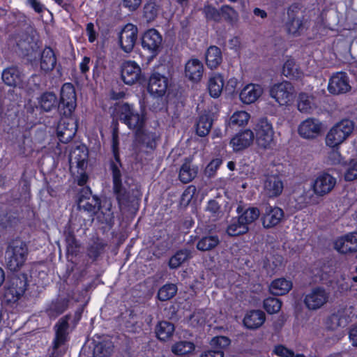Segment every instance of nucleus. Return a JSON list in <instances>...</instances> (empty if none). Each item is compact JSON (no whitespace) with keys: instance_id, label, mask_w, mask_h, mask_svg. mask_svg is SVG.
<instances>
[{"instance_id":"f257e3e1","label":"nucleus","mask_w":357,"mask_h":357,"mask_svg":"<svg viewBox=\"0 0 357 357\" xmlns=\"http://www.w3.org/2000/svg\"><path fill=\"white\" fill-rule=\"evenodd\" d=\"M354 128V123L349 119H342L335 123L326 135V145L332 149H338L351 137Z\"/></svg>"},{"instance_id":"f03ea898","label":"nucleus","mask_w":357,"mask_h":357,"mask_svg":"<svg viewBox=\"0 0 357 357\" xmlns=\"http://www.w3.org/2000/svg\"><path fill=\"white\" fill-rule=\"evenodd\" d=\"M115 115L135 134L143 129L145 116L143 112L139 113L128 103L118 104L115 107Z\"/></svg>"},{"instance_id":"7ed1b4c3","label":"nucleus","mask_w":357,"mask_h":357,"mask_svg":"<svg viewBox=\"0 0 357 357\" xmlns=\"http://www.w3.org/2000/svg\"><path fill=\"white\" fill-rule=\"evenodd\" d=\"M28 254L26 243L20 240L13 241L8 247L6 265L11 271L20 270L24 264Z\"/></svg>"},{"instance_id":"20e7f679","label":"nucleus","mask_w":357,"mask_h":357,"mask_svg":"<svg viewBox=\"0 0 357 357\" xmlns=\"http://www.w3.org/2000/svg\"><path fill=\"white\" fill-rule=\"evenodd\" d=\"M287 16L285 26L288 33L297 36L307 28L308 20L303 15L298 5H291L287 10Z\"/></svg>"},{"instance_id":"39448f33","label":"nucleus","mask_w":357,"mask_h":357,"mask_svg":"<svg viewBox=\"0 0 357 357\" xmlns=\"http://www.w3.org/2000/svg\"><path fill=\"white\" fill-rule=\"evenodd\" d=\"M331 300V292L323 287H315L303 297V303L310 311H316L324 307Z\"/></svg>"},{"instance_id":"423d86ee","label":"nucleus","mask_w":357,"mask_h":357,"mask_svg":"<svg viewBox=\"0 0 357 357\" xmlns=\"http://www.w3.org/2000/svg\"><path fill=\"white\" fill-rule=\"evenodd\" d=\"M295 89L289 82H282L271 86L270 96L280 106L291 105L295 98Z\"/></svg>"},{"instance_id":"0eeeda50","label":"nucleus","mask_w":357,"mask_h":357,"mask_svg":"<svg viewBox=\"0 0 357 357\" xmlns=\"http://www.w3.org/2000/svg\"><path fill=\"white\" fill-rule=\"evenodd\" d=\"M254 130L257 144L263 149L271 147L274 137L272 123L267 119L262 118L256 123Z\"/></svg>"},{"instance_id":"6e6552de","label":"nucleus","mask_w":357,"mask_h":357,"mask_svg":"<svg viewBox=\"0 0 357 357\" xmlns=\"http://www.w3.org/2000/svg\"><path fill=\"white\" fill-rule=\"evenodd\" d=\"M337 184V179L326 172L319 173L311 183V188L317 197L328 195Z\"/></svg>"},{"instance_id":"1a4fd4ad","label":"nucleus","mask_w":357,"mask_h":357,"mask_svg":"<svg viewBox=\"0 0 357 357\" xmlns=\"http://www.w3.org/2000/svg\"><path fill=\"white\" fill-rule=\"evenodd\" d=\"M121 78L127 85H132L144 80L139 64L133 61H126L121 66Z\"/></svg>"},{"instance_id":"9d476101","label":"nucleus","mask_w":357,"mask_h":357,"mask_svg":"<svg viewBox=\"0 0 357 357\" xmlns=\"http://www.w3.org/2000/svg\"><path fill=\"white\" fill-rule=\"evenodd\" d=\"M26 286V278L22 276L12 277L6 284L4 297L8 302H15L24 293Z\"/></svg>"},{"instance_id":"9b49d317","label":"nucleus","mask_w":357,"mask_h":357,"mask_svg":"<svg viewBox=\"0 0 357 357\" xmlns=\"http://www.w3.org/2000/svg\"><path fill=\"white\" fill-rule=\"evenodd\" d=\"M323 130V123L317 119L307 118L303 121L298 126L299 135L307 139H312L317 137Z\"/></svg>"},{"instance_id":"f8f14e48","label":"nucleus","mask_w":357,"mask_h":357,"mask_svg":"<svg viewBox=\"0 0 357 357\" xmlns=\"http://www.w3.org/2000/svg\"><path fill=\"white\" fill-rule=\"evenodd\" d=\"M137 27L132 24H127L121 30L119 35V45L125 52H130L137 38Z\"/></svg>"},{"instance_id":"ddd939ff","label":"nucleus","mask_w":357,"mask_h":357,"mask_svg":"<svg viewBox=\"0 0 357 357\" xmlns=\"http://www.w3.org/2000/svg\"><path fill=\"white\" fill-rule=\"evenodd\" d=\"M77 126L73 118H62L57 126V137L62 143H68L75 135Z\"/></svg>"},{"instance_id":"4468645a","label":"nucleus","mask_w":357,"mask_h":357,"mask_svg":"<svg viewBox=\"0 0 357 357\" xmlns=\"http://www.w3.org/2000/svg\"><path fill=\"white\" fill-rule=\"evenodd\" d=\"M162 42L160 33L154 29L147 30L142 36V45L143 49L155 55L159 52Z\"/></svg>"},{"instance_id":"2eb2a0df","label":"nucleus","mask_w":357,"mask_h":357,"mask_svg":"<svg viewBox=\"0 0 357 357\" xmlns=\"http://www.w3.org/2000/svg\"><path fill=\"white\" fill-rule=\"evenodd\" d=\"M351 89L349 78L345 73L338 72L331 76L328 84V90L332 94H340Z\"/></svg>"},{"instance_id":"dca6fc26","label":"nucleus","mask_w":357,"mask_h":357,"mask_svg":"<svg viewBox=\"0 0 357 357\" xmlns=\"http://www.w3.org/2000/svg\"><path fill=\"white\" fill-rule=\"evenodd\" d=\"M11 43H15V51L24 56L31 54L37 47L35 38L26 33L17 35Z\"/></svg>"},{"instance_id":"f3484780","label":"nucleus","mask_w":357,"mask_h":357,"mask_svg":"<svg viewBox=\"0 0 357 357\" xmlns=\"http://www.w3.org/2000/svg\"><path fill=\"white\" fill-rule=\"evenodd\" d=\"M283 210L278 206H268L261 216L262 225L266 229L278 225L284 219Z\"/></svg>"},{"instance_id":"a211bd4d","label":"nucleus","mask_w":357,"mask_h":357,"mask_svg":"<svg viewBox=\"0 0 357 357\" xmlns=\"http://www.w3.org/2000/svg\"><path fill=\"white\" fill-rule=\"evenodd\" d=\"M77 97L74 86L66 83L61 89L60 105L66 108V115L70 114L76 107Z\"/></svg>"},{"instance_id":"6ab92c4d","label":"nucleus","mask_w":357,"mask_h":357,"mask_svg":"<svg viewBox=\"0 0 357 357\" xmlns=\"http://www.w3.org/2000/svg\"><path fill=\"white\" fill-rule=\"evenodd\" d=\"M113 177V190L116 195L119 206L121 208L127 203L128 195L123 188L121 182V174L119 167L116 165H112Z\"/></svg>"},{"instance_id":"aec40b11","label":"nucleus","mask_w":357,"mask_h":357,"mask_svg":"<svg viewBox=\"0 0 357 357\" xmlns=\"http://www.w3.org/2000/svg\"><path fill=\"white\" fill-rule=\"evenodd\" d=\"M77 205L79 208L96 213L100 208V202L95 196H91L89 188H84L79 196Z\"/></svg>"},{"instance_id":"412c9836","label":"nucleus","mask_w":357,"mask_h":357,"mask_svg":"<svg viewBox=\"0 0 357 357\" xmlns=\"http://www.w3.org/2000/svg\"><path fill=\"white\" fill-rule=\"evenodd\" d=\"M255 139L254 132L246 129L236 134L230 140V145L234 151H240L249 147Z\"/></svg>"},{"instance_id":"4be33fe9","label":"nucleus","mask_w":357,"mask_h":357,"mask_svg":"<svg viewBox=\"0 0 357 357\" xmlns=\"http://www.w3.org/2000/svg\"><path fill=\"white\" fill-rule=\"evenodd\" d=\"M264 89L259 84H250L243 87L239 94L240 100L246 105L256 102L263 94Z\"/></svg>"},{"instance_id":"5701e85b","label":"nucleus","mask_w":357,"mask_h":357,"mask_svg":"<svg viewBox=\"0 0 357 357\" xmlns=\"http://www.w3.org/2000/svg\"><path fill=\"white\" fill-rule=\"evenodd\" d=\"M167 88V78L160 74H153L149 78L148 91L155 96H163Z\"/></svg>"},{"instance_id":"b1692460","label":"nucleus","mask_w":357,"mask_h":357,"mask_svg":"<svg viewBox=\"0 0 357 357\" xmlns=\"http://www.w3.org/2000/svg\"><path fill=\"white\" fill-rule=\"evenodd\" d=\"M88 158L87 149L84 145H79L73 149L69 155L70 167H77L83 169L86 165Z\"/></svg>"},{"instance_id":"393cba45","label":"nucleus","mask_w":357,"mask_h":357,"mask_svg":"<svg viewBox=\"0 0 357 357\" xmlns=\"http://www.w3.org/2000/svg\"><path fill=\"white\" fill-rule=\"evenodd\" d=\"M283 190V183L276 175L266 176L264 183V192L269 197L279 196Z\"/></svg>"},{"instance_id":"a878e982","label":"nucleus","mask_w":357,"mask_h":357,"mask_svg":"<svg viewBox=\"0 0 357 357\" xmlns=\"http://www.w3.org/2000/svg\"><path fill=\"white\" fill-rule=\"evenodd\" d=\"M204 66L197 59H191L185 64V75L192 82H197L202 77Z\"/></svg>"},{"instance_id":"bb28decb","label":"nucleus","mask_w":357,"mask_h":357,"mask_svg":"<svg viewBox=\"0 0 357 357\" xmlns=\"http://www.w3.org/2000/svg\"><path fill=\"white\" fill-rule=\"evenodd\" d=\"M68 317L61 318L55 326L54 348L58 349L68 340Z\"/></svg>"},{"instance_id":"cd10ccee","label":"nucleus","mask_w":357,"mask_h":357,"mask_svg":"<svg viewBox=\"0 0 357 357\" xmlns=\"http://www.w3.org/2000/svg\"><path fill=\"white\" fill-rule=\"evenodd\" d=\"M266 320V315L261 310H251L248 312L243 319V324L248 329L260 328Z\"/></svg>"},{"instance_id":"c85d7f7f","label":"nucleus","mask_w":357,"mask_h":357,"mask_svg":"<svg viewBox=\"0 0 357 357\" xmlns=\"http://www.w3.org/2000/svg\"><path fill=\"white\" fill-rule=\"evenodd\" d=\"M2 79L8 86L22 87L23 74L15 66L8 67L3 71Z\"/></svg>"},{"instance_id":"c756f323","label":"nucleus","mask_w":357,"mask_h":357,"mask_svg":"<svg viewBox=\"0 0 357 357\" xmlns=\"http://www.w3.org/2000/svg\"><path fill=\"white\" fill-rule=\"evenodd\" d=\"M198 167L192 163V160L185 158L178 174L179 180L183 183L192 181L198 174Z\"/></svg>"},{"instance_id":"7c9ffc66","label":"nucleus","mask_w":357,"mask_h":357,"mask_svg":"<svg viewBox=\"0 0 357 357\" xmlns=\"http://www.w3.org/2000/svg\"><path fill=\"white\" fill-rule=\"evenodd\" d=\"M292 287L291 280L281 278L272 281L269 286V290L273 295L282 296L287 294L292 289Z\"/></svg>"},{"instance_id":"2f4dec72","label":"nucleus","mask_w":357,"mask_h":357,"mask_svg":"<svg viewBox=\"0 0 357 357\" xmlns=\"http://www.w3.org/2000/svg\"><path fill=\"white\" fill-rule=\"evenodd\" d=\"M56 63V59L50 47H45L40 54V67L41 70L47 73L52 70Z\"/></svg>"},{"instance_id":"473e14b6","label":"nucleus","mask_w":357,"mask_h":357,"mask_svg":"<svg viewBox=\"0 0 357 357\" xmlns=\"http://www.w3.org/2000/svg\"><path fill=\"white\" fill-rule=\"evenodd\" d=\"M114 351V344L110 339L105 338L96 342L93 354L94 357H110Z\"/></svg>"},{"instance_id":"72a5a7b5","label":"nucleus","mask_w":357,"mask_h":357,"mask_svg":"<svg viewBox=\"0 0 357 357\" xmlns=\"http://www.w3.org/2000/svg\"><path fill=\"white\" fill-rule=\"evenodd\" d=\"M224 79L220 74H214L210 77L208 82V90L212 98H218L223 90Z\"/></svg>"},{"instance_id":"f704fd0d","label":"nucleus","mask_w":357,"mask_h":357,"mask_svg":"<svg viewBox=\"0 0 357 357\" xmlns=\"http://www.w3.org/2000/svg\"><path fill=\"white\" fill-rule=\"evenodd\" d=\"M298 109L303 113L310 114L317 107L313 96L301 93L297 100Z\"/></svg>"},{"instance_id":"c9c22d12","label":"nucleus","mask_w":357,"mask_h":357,"mask_svg":"<svg viewBox=\"0 0 357 357\" xmlns=\"http://www.w3.org/2000/svg\"><path fill=\"white\" fill-rule=\"evenodd\" d=\"M222 60V52L216 46H211L206 52V63L211 69L218 68Z\"/></svg>"},{"instance_id":"e433bc0d","label":"nucleus","mask_w":357,"mask_h":357,"mask_svg":"<svg viewBox=\"0 0 357 357\" xmlns=\"http://www.w3.org/2000/svg\"><path fill=\"white\" fill-rule=\"evenodd\" d=\"M157 138L158 136L155 132L144 130V129H142L135 134L136 142L150 149L155 148Z\"/></svg>"},{"instance_id":"4c0bfd02","label":"nucleus","mask_w":357,"mask_h":357,"mask_svg":"<svg viewBox=\"0 0 357 357\" xmlns=\"http://www.w3.org/2000/svg\"><path fill=\"white\" fill-rule=\"evenodd\" d=\"M250 114L243 110L234 112L230 116L228 125L232 128L244 127L248 125Z\"/></svg>"},{"instance_id":"58836bf2","label":"nucleus","mask_w":357,"mask_h":357,"mask_svg":"<svg viewBox=\"0 0 357 357\" xmlns=\"http://www.w3.org/2000/svg\"><path fill=\"white\" fill-rule=\"evenodd\" d=\"M248 230L249 227L245 226L237 217L230 220L227 227L226 232L229 236H236L246 234Z\"/></svg>"},{"instance_id":"ea45409f","label":"nucleus","mask_w":357,"mask_h":357,"mask_svg":"<svg viewBox=\"0 0 357 357\" xmlns=\"http://www.w3.org/2000/svg\"><path fill=\"white\" fill-rule=\"evenodd\" d=\"M220 241L217 235H206L202 236L197 243V250L203 252L210 251L216 248Z\"/></svg>"},{"instance_id":"a19ab883","label":"nucleus","mask_w":357,"mask_h":357,"mask_svg":"<svg viewBox=\"0 0 357 357\" xmlns=\"http://www.w3.org/2000/svg\"><path fill=\"white\" fill-rule=\"evenodd\" d=\"M174 330V326L172 323L163 321L156 326L155 333L159 340L166 341L172 336Z\"/></svg>"},{"instance_id":"79ce46f5","label":"nucleus","mask_w":357,"mask_h":357,"mask_svg":"<svg viewBox=\"0 0 357 357\" xmlns=\"http://www.w3.org/2000/svg\"><path fill=\"white\" fill-rule=\"evenodd\" d=\"M38 105L45 112H50L57 106V98L54 93H44L38 98Z\"/></svg>"},{"instance_id":"37998d69","label":"nucleus","mask_w":357,"mask_h":357,"mask_svg":"<svg viewBox=\"0 0 357 357\" xmlns=\"http://www.w3.org/2000/svg\"><path fill=\"white\" fill-rule=\"evenodd\" d=\"M190 257V252L188 250H178L169 259V266L172 269L177 268Z\"/></svg>"},{"instance_id":"c03bdc74","label":"nucleus","mask_w":357,"mask_h":357,"mask_svg":"<svg viewBox=\"0 0 357 357\" xmlns=\"http://www.w3.org/2000/svg\"><path fill=\"white\" fill-rule=\"evenodd\" d=\"M212 126V120L207 114L202 115L197 123L196 131L200 137L206 136L208 134Z\"/></svg>"},{"instance_id":"a18cd8bd","label":"nucleus","mask_w":357,"mask_h":357,"mask_svg":"<svg viewBox=\"0 0 357 357\" xmlns=\"http://www.w3.org/2000/svg\"><path fill=\"white\" fill-rule=\"evenodd\" d=\"M259 215V210L257 208L252 207L245 210L238 218L245 226L248 227L258 219Z\"/></svg>"},{"instance_id":"49530a36","label":"nucleus","mask_w":357,"mask_h":357,"mask_svg":"<svg viewBox=\"0 0 357 357\" xmlns=\"http://www.w3.org/2000/svg\"><path fill=\"white\" fill-rule=\"evenodd\" d=\"M344 178L347 181H353L357 179V153L355 157L348 162Z\"/></svg>"},{"instance_id":"de8ad7c7","label":"nucleus","mask_w":357,"mask_h":357,"mask_svg":"<svg viewBox=\"0 0 357 357\" xmlns=\"http://www.w3.org/2000/svg\"><path fill=\"white\" fill-rule=\"evenodd\" d=\"M176 291L177 287L175 284H167L158 290V297L160 301H167L172 298Z\"/></svg>"},{"instance_id":"09e8293b","label":"nucleus","mask_w":357,"mask_h":357,"mask_svg":"<svg viewBox=\"0 0 357 357\" xmlns=\"http://www.w3.org/2000/svg\"><path fill=\"white\" fill-rule=\"evenodd\" d=\"M234 24L238 22L239 16L238 12L228 5H224L221 7V20Z\"/></svg>"},{"instance_id":"8fccbe9b","label":"nucleus","mask_w":357,"mask_h":357,"mask_svg":"<svg viewBox=\"0 0 357 357\" xmlns=\"http://www.w3.org/2000/svg\"><path fill=\"white\" fill-rule=\"evenodd\" d=\"M159 12L158 6L152 1L147 2L144 6V17L147 22L153 21Z\"/></svg>"},{"instance_id":"3c124183","label":"nucleus","mask_w":357,"mask_h":357,"mask_svg":"<svg viewBox=\"0 0 357 357\" xmlns=\"http://www.w3.org/2000/svg\"><path fill=\"white\" fill-rule=\"evenodd\" d=\"M194 349V344L187 341L177 342L172 346V351L177 355H184L191 352Z\"/></svg>"},{"instance_id":"603ef678","label":"nucleus","mask_w":357,"mask_h":357,"mask_svg":"<svg viewBox=\"0 0 357 357\" xmlns=\"http://www.w3.org/2000/svg\"><path fill=\"white\" fill-rule=\"evenodd\" d=\"M282 302L276 298H268L264 301V307L269 314H275L280 311Z\"/></svg>"},{"instance_id":"864d4df0","label":"nucleus","mask_w":357,"mask_h":357,"mask_svg":"<svg viewBox=\"0 0 357 357\" xmlns=\"http://www.w3.org/2000/svg\"><path fill=\"white\" fill-rule=\"evenodd\" d=\"M231 344V340L226 336H217L211 339L210 342L211 347L217 350H222L227 348Z\"/></svg>"},{"instance_id":"5fc2aeb1","label":"nucleus","mask_w":357,"mask_h":357,"mask_svg":"<svg viewBox=\"0 0 357 357\" xmlns=\"http://www.w3.org/2000/svg\"><path fill=\"white\" fill-rule=\"evenodd\" d=\"M282 73L287 77H298L299 73L298 72L296 63L293 59H288L285 61L283 66Z\"/></svg>"},{"instance_id":"6e6d98bb","label":"nucleus","mask_w":357,"mask_h":357,"mask_svg":"<svg viewBox=\"0 0 357 357\" xmlns=\"http://www.w3.org/2000/svg\"><path fill=\"white\" fill-rule=\"evenodd\" d=\"M334 248L340 253L347 254L351 252L349 238L346 234L336 239L334 242Z\"/></svg>"},{"instance_id":"4d7b16f0","label":"nucleus","mask_w":357,"mask_h":357,"mask_svg":"<svg viewBox=\"0 0 357 357\" xmlns=\"http://www.w3.org/2000/svg\"><path fill=\"white\" fill-rule=\"evenodd\" d=\"M326 326L331 330H335L340 326L347 325V320L341 319L337 312L328 317L326 322Z\"/></svg>"},{"instance_id":"13d9d810","label":"nucleus","mask_w":357,"mask_h":357,"mask_svg":"<svg viewBox=\"0 0 357 357\" xmlns=\"http://www.w3.org/2000/svg\"><path fill=\"white\" fill-rule=\"evenodd\" d=\"M206 319L205 312L199 310L193 313L190 317V321L192 326H197L204 325L206 322Z\"/></svg>"},{"instance_id":"bf43d9fd","label":"nucleus","mask_w":357,"mask_h":357,"mask_svg":"<svg viewBox=\"0 0 357 357\" xmlns=\"http://www.w3.org/2000/svg\"><path fill=\"white\" fill-rule=\"evenodd\" d=\"M204 12L208 19L215 22L221 21V8L218 10L211 6L204 7Z\"/></svg>"},{"instance_id":"052dcab7","label":"nucleus","mask_w":357,"mask_h":357,"mask_svg":"<svg viewBox=\"0 0 357 357\" xmlns=\"http://www.w3.org/2000/svg\"><path fill=\"white\" fill-rule=\"evenodd\" d=\"M206 212L209 213L208 216H211L213 220H216L220 214V206L215 200H210L206 206Z\"/></svg>"},{"instance_id":"680f3d73","label":"nucleus","mask_w":357,"mask_h":357,"mask_svg":"<svg viewBox=\"0 0 357 357\" xmlns=\"http://www.w3.org/2000/svg\"><path fill=\"white\" fill-rule=\"evenodd\" d=\"M197 189L195 185H190L186 188L182 194L181 202L183 204H188L196 193Z\"/></svg>"},{"instance_id":"e2e57ef3","label":"nucleus","mask_w":357,"mask_h":357,"mask_svg":"<svg viewBox=\"0 0 357 357\" xmlns=\"http://www.w3.org/2000/svg\"><path fill=\"white\" fill-rule=\"evenodd\" d=\"M273 353L279 357H294V352L282 344L276 345Z\"/></svg>"},{"instance_id":"0e129e2a","label":"nucleus","mask_w":357,"mask_h":357,"mask_svg":"<svg viewBox=\"0 0 357 357\" xmlns=\"http://www.w3.org/2000/svg\"><path fill=\"white\" fill-rule=\"evenodd\" d=\"M222 164V160L220 158H215L206 167L205 174L208 176L214 175L216 170L219 168Z\"/></svg>"},{"instance_id":"69168bd1","label":"nucleus","mask_w":357,"mask_h":357,"mask_svg":"<svg viewBox=\"0 0 357 357\" xmlns=\"http://www.w3.org/2000/svg\"><path fill=\"white\" fill-rule=\"evenodd\" d=\"M341 319L347 320V324L350 322L354 317L353 308L351 307H344L339 310L337 312Z\"/></svg>"},{"instance_id":"338daca9","label":"nucleus","mask_w":357,"mask_h":357,"mask_svg":"<svg viewBox=\"0 0 357 357\" xmlns=\"http://www.w3.org/2000/svg\"><path fill=\"white\" fill-rule=\"evenodd\" d=\"M342 158L340 153L337 151V149H333L331 151L327 156L328 163L331 165L339 164L341 162Z\"/></svg>"},{"instance_id":"774afa93","label":"nucleus","mask_w":357,"mask_h":357,"mask_svg":"<svg viewBox=\"0 0 357 357\" xmlns=\"http://www.w3.org/2000/svg\"><path fill=\"white\" fill-rule=\"evenodd\" d=\"M316 196L313 190H308L303 191L301 198L303 199L302 202L305 204H314L317 202Z\"/></svg>"}]
</instances>
